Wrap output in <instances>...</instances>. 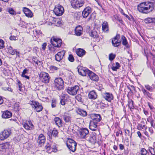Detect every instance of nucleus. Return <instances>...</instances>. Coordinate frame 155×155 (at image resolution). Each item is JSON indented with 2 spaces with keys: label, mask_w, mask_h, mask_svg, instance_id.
<instances>
[{
  "label": "nucleus",
  "mask_w": 155,
  "mask_h": 155,
  "mask_svg": "<svg viewBox=\"0 0 155 155\" xmlns=\"http://www.w3.org/2000/svg\"><path fill=\"white\" fill-rule=\"evenodd\" d=\"M147 120L148 121L150 122V124L152 127L153 128H155V124L153 120L152 119H150V120H149L148 119H147Z\"/></svg>",
  "instance_id": "nucleus-45"
},
{
  "label": "nucleus",
  "mask_w": 155,
  "mask_h": 155,
  "mask_svg": "<svg viewBox=\"0 0 155 155\" xmlns=\"http://www.w3.org/2000/svg\"><path fill=\"white\" fill-rule=\"evenodd\" d=\"M76 99L78 101L81 102L82 101V97L81 95V94H78L76 97Z\"/></svg>",
  "instance_id": "nucleus-48"
},
{
  "label": "nucleus",
  "mask_w": 155,
  "mask_h": 155,
  "mask_svg": "<svg viewBox=\"0 0 155 155\" xmlns=\"http://www.w3.org/2000/svg\"><path fill=\"white\" fill-rule=\"evenodd\" d=\"M66 101L67 100L65 98H63L61 100L60 103L62 105H64Z\"/></svg>",
  "instance_id": "nucleus-46"
},
{
  "label": "nucleus",
  "mask_w": 155,
  "mask_h": 155,
  "mask_svg": "<svg viewBox=\"0 0 155 155\" xmlns=\"http://www.w3.org/2000/svg\"><path fill=\"white\" fill-rule=\"evenodd\" d=\"M145 88L150 92H152L153 90V88L148 84H146L145 85Z\"/></svg>",
  "instance_id": "nucleus-41"
},
{
  "label": "nucleus",
  "mask_w": 155,
  "mask_h": 155,
  "mask_svg": "<svg viewBox=\"0 0 155 155\" xmlns=\"http://www.w3.org/2000/svg\"><path fill=\"white\" fill-rule=\"evenodd\" d=\"M149 52H150V51L149 50H148L147 49H144V53L147 58V55H148Z\"/></svg>",
  "instance_id": "nucleus-55"
},
{
  "label": "nucleus",
  "mask_w": 155,
  "mask_h": 155,
  "mask_svg": "<svg viewBox=\"0 0 155 155\" xmlns=\"http://www.w3.org/2000/svg\"><path fill=\"white\" fill-rule=\"evenodd\" d=\"M97 122L91 121L89 126V128L92 130H96L97 126Z\"/></svg>",
  "instance_id": "nucleus-23"
},
{
  "label": "nucleus",
  "mask_w": 155,
  "mask_h": 155,
  "mask_svg": "<svg viewBox=\"0 0 155 155\" xmlns=\"http://www.w3.org/2000/svg\"><path fill=\"white\" fill-rule=\"evenodd\" d=\"M67 145L69 149L73 152H74L76 150L77 143L73 140L69 139L68 141Z\"/></svg>",
  "instance_id": "nucleus-4"
},
{
  "label": "nucleus",
  "mask_w": 155,
  "mask_h": 155,
  "mask_svg": "<svg viewBox=\"0 0 155 155\" xmlns=\"http://www.w3.org/2000/svg\"><path fill=\"white\" fill-rule=\"evenodd\" d=\"M9 142H7L0 144V146L2 149H7L10 146Z\"/></svg>",
  "instance_id": "nucleus-36"
},
{
  "label": "nucleus",
  "mask_w": 155,
  "mask_h": 155,
  "mask_svg": "<svg viewBox=\"0 0 155 155\" xmlns=\"http://www.w3.org/2000/svg\"><path fill=\"white\" fill-rule=\"evenodd\" d=\"M149 151L151 155H155V152H154V148L150 147L149 148Z\"/></svg>",
  "instance_id": "nucleus-51"
},
{
  "label": "nucleus",
  "mask_w": 155,
  "mask_h": 155,
  "mask_svg": "<svg viewBox=\"0 0 155 155\" xmlns=\"http://www.w3.org/2000/svg\"><path fill=\"white\" fill-rule=\"evenodd\" d=\"M89 72L88 76L91 80L95 81L98 80L99 77L97 75L91 71Z\"/></svg>",
  "instance_id": "nucleus-15"
},
{
  "label": "nucleus",
  "mask_w": 155,
  "mask_h": 155,
  "mask_svg": "<svg viewBox=\"0 0 155 155\" xmlns=\"http://www.w3.org/2000/svg\"><path fill=\"white\" fill-rule=\"evenodd\" d=\"M77 54L80 57H81L85 54L86 52L83 49L78 48L76 50Z\"/></svg>",
  "instance_id": "nucleus-25"
},
{
  "label": "nucleus",
  "mask_w": 155,
  "mask_h": 155,
  "mask_svg": "<svg viewBox=\"0 0 155 155\" xmlns=\"http://www.w3.org/2000/svg\"><path fill=\"white\" fill-rule=\"evenodd\" d=\"M115 55L113 54H110L109 55V59L110 61L113 60L115 57Z\"/></svg>",
  "instance_id": "nucleus-47"
},
{
  "label": "nucleus",
  "mask_w": 155,
  "mask_h": 155,
  "mask_svg": "<svg viewBox=\"0 0 155 155\" xmlns=\"http://www.w3.org/2000/svg\"><path fill=\"white\" fill-rule=\"evenodd\" d=\"M19 106V103H16L14 105V107L15 109H17V110H18Z\"/></svg>",
  "instance_id": "nucleus-58"
},
{
  "label": "nucleus",
  "mask_w": 155,
  "mask_h": 155,
  "mask_svg": "<svg viewBox=\"0 0 155 155\" xmlns=\"http://www.w3.org/2000/svg\"><path fill=\"white\" fill-rule=\"evenodd\" d=\"M77 68L79 74L82 76H86L87 74L88 75L90 72V70L85 68L80 67L79 68L78 67Z\"/></svg>",
  "instance_id": "nucleus-11"
},
{
  "label": "nucleus",
  "mask_w": 155,
  "mask_h": 155,
  "mask_svg": "<svg viewBox=\"0 0 155 155\" xmlns=\"http://www.w3.org/2000/svg\"><path fill=\"white\" fill-rule=\"evenodd\" d=\"M8 12L11 15H16V12L12 8H9L8 9Z\"/></svg>",
  "instance_id": "nucleus-43"
},
{
  "label": "nucleus",
  "mask_w": 155,
  "mask_h": 155,
  "mask_svg": "<svg viewBox=\"0 0 155 155\" xmlns=\"http://www.w3.org/2000/svg\"><path fill=\"white\" fill-rule=\"evenodd\" d=\"M120 67V64L118 62H116L115 64H114L112 67V69L113 71H117Z\"/></svg>",
  "instance_id": "nucleus-34"
},
{
  "label": "nucleus",
  "mask_w": 155,
  "mask_h": 155,
  "mask_svg": "<svg viewBox=\"0 0 155 155\" xmlns=\"http://www.w3.org/2000/svg\"><path fill=\"white\" fill-rule=\"evenodd\" d=\"M16 37L14 36H11L9 37V39L11 40H16Z\"/></svg>",
  "instance_id": "nucleus-60"
},
{
  "label": "nucleus",
  "mask_w": 155,
  "mask_h": 155,
  "mask_svg": "<svg viewBox=\"0 0 155 155\" xmlns=\"http://www.w3.org/2000/svg\"><path fill=\"white\" fill-rule=\"evenodd\" d=\"M23 127L27 130H31L33 126V124L31 121H27L26 122L23 124Z\"/></svg>",
  "instance_id": "nucleus-17"
},
{
  "label": "nucleus",
  "mask_w": 155,
  "mask_h": 155,
  "mask_svg": "<svg viewBox=\"0 0 155 155\" xmlns=\"http://www.w3.org/2000/svg\"><path fill=\"white\" fill-rule=\"evenodd\" d=\"M141 90L144 95L147 96L148 97L150 98H152V94L150 93L143 87L141 88Z\"/></svg>",
  "instance_id": "nucleus-29"
},
{
  "label": "nucleus",
  "mask_w": 155,
  "mask_h": 155,
  "mask_svg": "<svg viewBox=\"0 0 155 155\" xmlns=\"http://www.w3.org/2000/svg\"><path fill=\"white\" fill-rule=\"evenodd\" d=\"M53 11L56 15L60 16L64 13V10L62 6L58 5L55 6Z\"/></svg>",
  "instance_id": "nucleus-8"
},
{
  "label": "nucleus",
  "mask_w": 155,
  "mask_h": 155,
  "mask_svg": "<svg viewBox=\"0 0 155 155\" xmlns=\"http://www.w3.org/2000/svg\"><path fill=\"white\" fill-rule=\"evenodd\" d=\"M12 134L11 130L9 129H6L1 132L0 134V139L1 140H4Z\"/></svg>",
  "instance_id": "nucleus-5"
},
{
  "label": "nucleus",
  "mask_w": 155,
  "mask_h": 155,
  "mask_svg": "<svg viewBox=\"0 0 155 155\" xmlns=\"http://www.w3.org/2000/svg\"><path fill=\"white\" fill-rule=\"evenodd\" d=\"M64 54V53L63 51L59 52L55 55V59L57 61H60L62 59Z\"/></svg>",
  "instance_id": "nucleus-24"
},
{
  "label": "nucleus",
  "mask_w": 155,
  "mask_h": 155,
  "mask_svg": "<svg viewBox=\"0 0 155 155\" xmlns=\"http://www.w3.org/2000/svg\"><path fill=\"white\" fill-rule=\"evenodd\" d=\"M58 132L56 130H53L51 133V136L54 137H56L58 136Z\"/></svg>",
  "instance_id": "nucleus-38"
},
{
  "label": "nucleus",
  "mask_w": 155,
  "mask_h": 155,
  "mask_svg": "<svg viewBox=\"0 0 155 155\" xmlns=\"http://www.w3.org/2000/svg\"><path fill=\"white\" fill-rule=\"evenodd\" d=\"M45 148L49 153H50L52 151H55L56 150L55 144L51 142H47L45 146Z\"/></svg>",
  "instance_id": "nucleus-6"
},
{
  "label": "nucleus",
  "mask_w": 155,
  "mask_h": 155,
  "mask_svg": "<svg viewBox=\"0 0 155 155\" xmlns=\"http://www.w3.org/2000/svg\"><path fill=\"white\" fill-rule=\"evenodd\" d=\"M63 118L65 122H69L71 120V117L69 116L64 115L63 116Z\"/></svg>",
  "instance_id": "nucleus-37"
},
{
  "label": "nucleus",
  "mask_w": 155,
  "mask_h": 155,
  "mask_svg": "<svg viewBox=\"0 0 155 155\" xmlns=\"http://www.w3.org/2000/svg\"><path fill=\"white\" fill-rule=\"evenodd\" d=\"M151 2H143L137 6L138 10L141 13L147 14L155 9V0H151Z\"/></svg>",
  "instance_id": "nucleus-1"
},
{
  "label": "nucleus",
  "mask_w": 155,
  "mask_h": 155,
  "mask_svg": "<svg viewBox=\"0 0 155 155\" xmlns=\"http://www.w3.org/2000/svg\"><path fill=\"white\" fill-rule=\"evenodd\" d=\"M155 18H148L145 20V21L147 23H149L152 22H155Z\"/></svg>",
  "instance_id": "nucleus-39"
},
{
  "label": "nucleus",
  "mask_w": 155,
  "mask_h": 155,
  "mask_svg": "<svg viewBox=\"0 0 155 155\" xmlns=\"http://www.w3.org/2000/svg\"><path fill=\"white\" fill-rule=\"evenodd\" d=\"M83 28L80 26H78L76 27L75 29V33L77 36H80L82 34Z\"/></svg>",
  "instance_id": "nucleus-22"
},
{
  "label": "nucleus",
  "mask_w": 155,
  "mask_h": 155,
  "mask_svg": "<svg viewBox=\"0 0 155 155\" xmlns=\"http://www.w3.org/2000/svg\"><path fill=\"white\" fill-rule=\"evenodd\" d=\"M91 117L93 121L97 122H99L101 120V117L99 114H93L91 116Z\"/></svg>",
  "instance_id": "nucleus-18"
},
{
  "label": "nucleus",
  "mask_w": 155,
  "mask_h": 155,
  "mask_svg": "<svg viewBox=\"0 0 155 155\" xmlns=\"http://www.w3.org/2000/svg\"><path fill=\"white\" fill-rule=\"evenodd\" d=\"M51 43L54 47L59 48L61 46L62 40L59 38L53 37V40L52 39L51 40Z\"/></svg>",
  "instance_id": "nucleus-10"
},
{
  "label": "nucleus",
  "mask_w": 155,
  "mask_h": 155,
  "mask_svg": "<svg viewBox=\"0 0 155 155\" xmlns=\"http://www.w3.org/2000/svg\"><path fill=\"white\" fill-rule=\"evenodd\" d=\"M54 88L59 91L63 89L64 82L61 78H55L53 83Z\"/></svg>",
  "instance_id": "nucleus-2"
},
{
  "label": "nucleus",
  "mask_w": 155,
  "mask_h": 155,
  "mask_svg": "<svg viewBox=\"0 0 155 155\" xmlns=\"http://www.w3.org/2000/svg\"><path fill=\"white\" fill-rule=\"evenodd\" d=\"M104 97L105 99L109 102H110L113 99V97L112 94L109 93H106L104 94Z\"/></svg>",
  "instance_id": "nucleus-20"
},
{
  "label": "nucleus",
  "mask_w": 155,
  "mask_h": 155,
  "mask_svg": "<svg viewBox=\"0 0 155 155\" xmlns=\"http://www.w3.org/2000/svg\"><path fill=\"white\" fill-rule=\"evenodd\" d=\"M147 104L148 106L151 110H153L154 109V107L152 105L150 104V103L148 102Z\"/></svg>",
  "instance_id": "nucleus-56"
},
{
  "label": "nucleus",
  "mask_w": 155,
  "mask_h": 155,
  "mask_svg": "<svg viewBox=\"0 0 155 155\" xmlns=\"http://www.w3.org/2000/svg\"><path fill=\"white\" fill-rule=\"evenodd\" d=\"M57 101L56 100L53 99L52 100V102L51 103V107L52 108L55 107L56 106Z\"/></svg>",
  "instance_id": "nucleus-44"
},
{
  "label": "nucleus",
  "mask_w": 155,
  "mask_h": 155,
  "mask_svg": "<svg viewBox=\"0 0 155 155\" xmlns=\"http://www.w3.org/2000/svg\"><path fill=\"white\" fill-rule=\"evenodd\" d=\"M77 112L78 114L83 117L86 116L87 114L86 111L81 109H78Z\"/></svg>",
  "instance_id": "nucleus-31"
},
{
  "label": "nucleus",
  "mask_w": 155,
  "mask_h": 155,
  "mask_svg": "<svg viewBox=\"0 0 155 155\" xmlns=\"http://www.w3.org/2000/svg\"><path fill=\"white\" fill-rule=\"evenodd\" d=\"M119 146L120 147V150H123L124 148V146L121 144H119Z\"/></svg>",
  "instance_id": "nucleus-62"
},
{
  "label": "nucleus",
  "mask_w": 155,
  "mask_h": 155,
  "mask_svg": "<svg viewBox=\"0 0 155 155\" xmlns=\"http://www.w3.org/2000/svg\"><path fill=\"white\" fill-rule=\"evenodd\" d=\"M121 39L122 40V43L123 45L125 46L127 48H128L129 47V45L126 38L124 35H122Z\"/></svg>",
  "instance_id": "nucleus-32"
},
{
  "label": "nucleus",
  "mask_w": 155,
  "mask_h": 155,
  "mask_svg": "<svg viewBox=\"0 0 155 155\" xmlns=\"http://www.w3.org/2000/svg\"><path fill=\"white\" fill-rule=\"evenodd\" d=\"M120 38V35L117 34L116 36L112 40V43L113 46L117 47L120 45V41H119L118 39Z\"/></svg>",
  "instance_id": "nucleus-12"
},
{
  "label": "nucleus",
  "mask_w": 155,
  "mask_h": 155,
  "mask_svg": "<svg viewBox=\"0 0 155 155\" xmlns=\"http://www.w3.org/2000/svg\"><path fill=\"white\" fill-rule=\"evenodd\" d=\"M46 46L47 44L46 43H43L42 45V49L43 50H45V49Z\"/></svg>",
  "instance_id": "nucleus-59"
},
{
  "label": "nucleus",
  "mask_w": 155,
  "mask_h": 155,
  "mask_svg": "<svg viewBox=\"0 0 155 155\" xmlns=\"http://www.w3.org/2000/svg\"><path fill=\"white\" fill-rule=\"evenodd\" d=\"M140 152L141 155H146L147 151L145 148H142L140 151Z\"/></svg>",
  "instance_id": "nucleus-40"
},
{
  "label": "nucleus",
  "mask_w": 155,
  "mask_h": 155,
  "mask_svg": "<svg viewBox=\"0 0 155 155\" xmlns=\"http://www.w3.org/2000/svg\"><path fill=\"white\" fill-rule=\"evenodd\" d=\"M137 134L138 135V137L140 138H141L142 137V135L141 134L140 131H138L137 133Z\"/></svg>",
  "instance_id": "nucleus-63"
},
{
  "label": "nucleus",
  "mask_w": 155,
  "mask_h": 155,
  "mask_svg": "<svg viewBox=\"0 0 155 155\" xmlns=\"http://www.w3.org/2000/svg\"><path fill=\"white\" fill-rule=\"evenodd\" d=\"M39 77L42 82L46 83L49 82L50 77L48 73L44 72H41L40 74Z\"/></svg>",
  "instance_id": "nucleus-7"
},
{
  "label": "nucleus",
  "mask_w": 155,
  "mask_h": 155,
  "mask_svg": "<svg viewBox=\"0 0 155 155\" xmlns=\"http://www.w3.org/2000/svg\"><path fill=\"white\" fill-rule=\"evenodd\" d=\"M71 4L72 7L76 9L82 7L84 4V1L78 0H72Z\"/></svg>",
  "instance_id": "nucleus-9"
},
{
  "label": "nucleus",
  "mask_w": 155,
  "mask_h": 155,
  "mask_svg": "<svg viewBox=\"0 0 155 155\" xmlns=\"http://www.w3.org/2000/svg\"><path fill=\"white\" fill-rule=\"evenodd\" d=\"M54 120L56 125L59 127L62 126V121L59 117H55Z\"/></svg>",
  "instance_id": "nucleus-28"
},
{
  "label": "nucleus",
  "mask_w": 155,
  "mask_h": 155,
  "mask_svg": "<svg viewBox=\"0 0 155 155\" xmlns=\"http://www.w3.org/2000/svg\"><path fill=\"white\" fill-rule=\"evenodd\" d=\"M12 114L8 110L5 111L2 115V117L4 118H9L11 117Z\"/></svg>",
  "instance_id": "nucleus-27"
},
{
  "label": "nucleus",
  "mask_w": 155,
  "mask_h": 155,
  "mask_svg": "<svg viewBox=\"0 0 155 155\" xmlns=\"http://www.w3.org/2000/svg\"><path fill=\"white\" fill-rule=\"evenodd\" d=\"M2 89L3 90L5 91H11L12 92V89L9 87H2Z\"/></svg>",
  "instance_id": "nucleus-54"
},
{
  "label": "nucleus",
  "mask_w": 155,
  "mask_h": 155,
  "mask_svg": "<svg viewBox=\"0 0 155 155\" xmlns=\"http://www.w3.org/2000/svg\"><path fill=\"white\" fill-rule=\"evenodd\" d=\"M28 71V70L26 69H24L22 72L21 76H22L24 75H25V74H26Z\"/></svg>",
  "instance_id": "nucleus-57"
},
{
  "label": "nucleus",
  "mask_w": 155,
  "mask_h": 155,
  "mask_svg": "<svg viewBox=\"0 0 155 155\" xmlns=\"http://www.w3.org/2000/svg\"><path fill=\"white\" fill-rule=\"evenodd\" d=\"M79 89V87L78 86L75 85L73 87H67L65 91L70 95H75L77 94Z\"/></svg>",
  "instance_id": "nucleus-3"
},
{
  "label": "nucleus",
  "mask_w": 155,
  "mask_h": 155,
  "mask_svg": "<svg viewBox=\"0 0 155 155\" xmlns=\"http://www.w3.org/2000/svg\"><path fill=\"white\" fill-rule=\"evenodd\" d=\"M51 69L53 70L57 71L58 70V68L56 67L52 66H51Z\"/></svg>",
  "instance_id": "nucleus-61"
},
{
  "label": "nucleus",
  "mask_w": 155,
  "mask_h": 155,
  "mask_svg": "<svg viewBox=\"0 0 155 155\" xmlns=\"http://www.w3.org/2000/svg\"><path fill=\"white\" fill-rule=\"evenodd\" d=\"M88 97L90 99L95 100L97 98V93L94 90L91 91L89 93Z\"/></svg>",
  "instance_id": "nucleus-16"
},
{
  "label": "nucleus",
  "mask_w": 155,
  "mask_h": 155,
  "mask_svg": "<svg viewBox=\"0 0 155 155\" xmlns=\"http://www.w3.org/2000/svg\"><path fill=\"white\" fill-rule=\"evenodd\" d=\"M23 11L25 15L28 17H31L33 15L32 12L29 9L26 7L23 8Z\"/></svg>",
  "instance_id": "nucleus-19"
},
{
  "label": "nucleus",
  "mask_w": 155,
  "mask_h": 155,
  "mask_svg": "<svg viewBox=\"0 0 155 155\" xmlns=\"http://www.w3.org/2000/svg\"><path fill=\"white\" fill-rule=\"evenodd\" d=\"M91 12V8L89 7L85 8L82 12V15L84 18H86Z\"/></svg>",
  "instance_id": "nucleus-14"
},
{
  "label": "nucleus",
  "mask_w": 155,
  "mask_h": 155,
  "mask_svg": "<svg viewBox=\"0 0 155 155\" xmlns=\"http://www.w3.org/2000/svg\"><path fill=\"white\" fill-rule=\"evenodd\" d=\"M68 60L70 61L71 62H73L74 61V58L72 55L70 54L69 55Z\"/></svg>",
  "instance_id": "nucleus-52"
},
{
  "label": "nucleus",
  "mask_w": 155,
  "mask_h": 155,
  "mask_svg": "<svg viewBox=\"0 0 155 155\" xmlns=\"http://www.w3.org/2000/svg\"><path fill=\"white\" fill-rule=\"evenodd\" d=\"M90 36L94 38H97L98 37L97 32L94 29L91 31L90 33Z\"/></svg>",
  "instance_id": "nucleus-30"
},
{
  "label": "nucleus",
  "mask_w": 155,
  "mask_h": 155,
  "mask_svg": "<svg viewBox=\"0 0 155 155\" xmlns=\"http://www.w3.org/2000/svg\"><path fill=\"white\" fill-rule=\"evenodd\" d=\"M43 109V107L41 104L35 108V109L38 112H40Z\"/></svg>",
  "instance_id": "nucleus-42"
},
{
  "label": "nucleus",
  "mask_w": 155,
  "mask_h": 155,
  "mask_svg": "<svg viewBox=\"0 0 155 155\" xmlns=\"http://www.w3.org/2000/svg\"><path fill=\"white\" fill-rule=\"evenodd\" d=\"M125 133L126 135H127L128 136H130V138H131L132 135V133H131V134H130V131L129 130H125Z\"/></svg>",
  "instance_id": "nucleus-53"
},
{
  "label": "nucleus",
  "mask_w": 155,
  "mask_h": 155,
  "mask_svg": "<svg viewBox=\"0 0 155 155\" xmlns=\"http://www.w3.org/2000/svg\"><path fill=\"white\" fill-rule=\"evenodd\" d=\"M88 133V130L86 128H82L79 131L80 137L81 138H85Z\"/></svg>",
  "instance_id": "nucleus-13"
},
{
  "label": "nucleus",
  "mask_w": 155,
  "mask_h": 155,
  "mask_svg": "<svg viewBox=\"0 0 155 155\" xmlns=\"http://www.w3.org/2000/svg\"><path fill=\"white\" fill-rule=\"evenodd\" d=\"M5 47L4 41L0 39V48H3Z\"/></svg>",
  "instance_id": "nucleus-50"
},
{
  "label": "nucleus",
  "mask_w": 155,
  "mask_h": 155,
  "mask_svg": "<svg viewBox=\"0 0 155 155\" xmlns=\"http://www.w3.org/2000/svg\"><path fill=\"white\" fill-rule=\"evenodd\" d=\"M8 52L12 55H14L17 52L11 46L8 47Z\"/></svg>",
  "instance_id": "nucleus-33"
},
{
  "label": "nucleus",
  "mask_w": 155,
  "mask_h": 155,
  "mask_svg": "<svg viewBox=\"0 0 155 155\" xmlns=\"http://www.w3.org/2000/svg\"><path fill=\"white\" fill-rule=\"evenodd\" d=\"M128 106L130 108H133V101L131 100L128 102Z\"/></svg>",
  "instance_id": "nucleus-49"
},
{
  "label": "nucleus",
  "mask_w": 155,
  "mask_h": 155,
  "mask_svg": "<svg viewBox=\"0 0 155 155\" xmlns=\"http://www.w3.org/2000/svg\"><path fill=\"white\" fill-rule=\"evenodd\" d=\"M3 100L2 98L1 97H0V105L2 104L3 103Z\"/></svg>",
  "instance_id": "nucleus-64"
},
{
  "label": "nucleus",
  "mask_w": 155,
  "mask_h": 155,
  "mask_svg": "<svg viewBox=\"0 0 155 155\" xmlns=\"http://www.w3.org/2000/svg\"><path fill=\"white\" fill-rule=\"evenodd\" d=\"M30 104L32 105L33 107H34V109L36 107H37L40 104L38 102L34 101H31Z\"/></svg>",
  "instance_id": "nucleus-35"
},
{
  "label": "nucleus",
  "mask_w": 155,
  "mask_h": 155,
  "mask_svg": "<svg viewBox=\"0 0 155 155\" xmlns=\"http://www.w3.org/2000/svg\"><path fill=\"white\" fill-rule=\"evenodd\" d=\"M45 141V138L44 136L42 134H40L38 137L37 142L39 144L43 145Z\"/></svg>",
  "instance_id": "nucleus-21"
},
{
  "label": "nucleus",
  "mask_w": 155,
  "mask_h": 155,
  "mask_svg": "<svg viewBox=\"0 0 155 155\" xmlns=\"http://www.w3.org/2000/svg\"><path fill=\"white\" fill-rule=\"evenodd\" d=\"M102 30L104 32H107L109 30L108 25L107 21H104L102 24Z\"/></svg>",
  "instance_id": "nucleus-26"
}]
</instances>
